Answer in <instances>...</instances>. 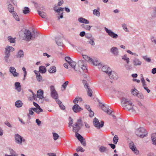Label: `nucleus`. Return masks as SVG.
<instances>
[{"label": "nucleus", "instance_id": "obj_1", "mask_svg": "<svg viewBox=\"0 0 156 156\" xmlns=\"http://www.w3.org/2000/svg\"><path fill=\"white\" fill-rule=\"evenodd\" d=\"M121 101L122 105L125 109L128 111L131 110L132 112H135V110L133 108V105L129 99L122 97L121 99Z\"/></svg>", "mask_w": 156, "mask_h": 156}, {"label": "nucleus", "instance_id": "obj_2", "mask_svg": "<svg viewBox=\"0 0 156 156\" xmlns=\"http://www.w3.org/2000/svg\"><path fill=\"white\" fill-rule=\"evenodd\" d=\"M5 56L4 57V59L5 62L9 63V59L10 56V52L14 50V48L12 46H7L5 48Z\"/></svg>", "mask_w": 156, "mask_h": 156}, {"label": "nucleus", "instance_id": "obj_3", "mask_svg": "<svg viewBox=\"0 0 156 156\" xmlns=\"http://www.w3.org/2000/svg\"><path fill=\"white\" fill-rule=\"evenodd\" d=\"M83 126V122L81 118L77 119V122L73 125V131L76 133L78 132Z\"/></svg>", "mask_w": 156, "mask_h": 156}, {"label": "nucleus", "instance_id": "obj_4", "mask_svg": "<svg viewBox=\"0 0 156 156\" xmlns=\"http://www.w3.org/2000/svg\"><path fill=\"white\" fill-rule=\"evenodd\" d=\"M135 133L137 136L141 138H143L146 136L147 134L145 129L143 127H140L137 129Z\"/></svg>", "mask_w": 156, "mask_h": 156}, {"label": "nucleus", "instance_id": "obj_5", "mask_svg": "<svg viewBox=\"0 0 156 156\" xmlns=\"http://www.w3.org/2000/svg\"><path fill=\"white\" fill-rule=\"evenodd\" d=\"M104 121H102L100 123L98 119L95 118L93 120V123L94 126L97 129H99L102 127L104 126Z\"/></svg>", "mask_w": 156, "mask_h": 156}, {"label": "nucleus", "instance_id": "obj_6", "mask_svg": "<svg viewBox=\"0 0 156 156\" xmlns=\"http://www.w3.org/2000/svg\"><path fill=\"white\" fill-rule=\"evenodd\" d=\"M16 143L21 145L23 142H25L26 140L18 134H16L14 135Z\"/></svg>", "mask_w": 156, "mask_h": 156}, {"label": "nucleus", "instance_id": "obj_7", "mask_svg": "<svg viewBox=\"0 0 156 156\" xmlns=\"http://www.w3.org/2000/svg\"><path fill=\"white\" fill-rule=\"evenodd\" d=\"M50 88L51 97L54 99H55L56 101L57 99H58V95L55 89L54 86L51 85V86Z\"/></svg>", "mask_w": 156, "mask_h": 156}, {"label": "nucleus", "instance_id": "obj_8", "mask_svg": "<svg viewBox=\"0 0 156 156\" xmlns=\"http://www.w3.org/2000/svg\"><path fill=\"white\" fill-rule=\"evenodd\" d=\"M105 30L106 32L108 34V35L112 38L116 39L119 36L118 35L113 32L111 30L108 29L106 27H105Z\"/></svg>", "mask_w": 156, "mask_h": 156}, {"label": "nucleus", "instance_id": "obj_9", "mask_svg": "<svg viewBox=\"0 0 156 156\" xmlns=\"http://www.w3.org/2000/svg\"><path fill=\"white\" fill-rule=\"evenodd\" d=\"M21 32H23L25 37V40L27 41H30L31 39V36L32 33L28 30H25L24 31H22Z\"/></svg>", "mask_w": 156, "mask_h": 156}, {"label": "nucleus", "instance_id": "obj_10", "mask_svg": "<svg viewBox=\"0 0 156 156\" xmlns=\"http://www.w3.org/2000/svg\"><path fill=\"white\" fill-rule=\"evenodd\" d=\"M129 146L132 151L136 154H138L139 151L137 150L136 147L134 145L133 142H132L129 144Z\"/></svg>", "mask_w": 156, "mask_h": 156}, {"label": "nucleus", "instance_id": "obj_11", "mask_svg": "<svg viewBox=\"0 0 156 156\" xmlns=\"http://www.w3.org/2000/svg\"><path fill=\"white\" fill-rule=\"evenodd\" d=\"M9 72L14 77H18L19 76V73L16 72V69L14 67H10L9 68Z\"/></svg>", "mask_w": 156, "mask_h": 156}, {"label": "nucleus", "instance_id": "obj_12", "mask_svg": "<svg viewBox=\"0 0 156 156\" xmlns=\"http://www.w3.org/2000/svg\"><path fill=\"white\" fill-rule=\"evenodd\" d=\"M111 52L114 55L118 56L119 54V51L117 48L115 47H112L110 49Z\"/></svg>", "mask_w": 156, "mask_h": 156}, {"label": "nucleus", "instance_id": "obj_13", "mask_svg": "<svg viewBox=\"0 0 156 156\" xmlns=\"http://www.w3.org/2000/svg\"><path fill=\"white\" fill-rule=\"evenodd\" d=\"M109 78L114 80H116L118 78V76L117 74L114 72H111L109 73L108 74Z\"/></svg>", "mask_w": 156, "mask_h": 156}, {"label": "nucleus", "instance_id": "obj_14", "mask_svg": "<svg viewBox=\"0 0 156 156\" xmlns=\"http://www.w3.org/2000/svg\"><path fill=\"white\" fill-rule=\"evenodd\" d=\"M63 9L64 8L60 7L59 9L55 10L56 12H58V15H60V16L58 17V20H59L60 18H62L63 17L62 11Z\"/></svg>", "mask_w": 156, "mask_h": 156}, {"label": "nucleus", "instance_id": "obj_15", "mask_svg": "<svg viewBox=\"0 0 156 156\" xmlns=\"http://www.w3.org/2000/svg\"><path fill=\"white\" fill-rule=\"evenodd\" d=\"M133 63L135 66H140L142 64V62L138 59L135 58L133 60Z\"/></svg>", "mask_w": 156, "mask_h": 156}, {"label": "nucleus", "instance_id": "obj_16", "mask_svg": "<svg viewBox=\"0 0 156 156\" xmlns=\"http://www.w3.org/2000/svg\"><path fill=\"white\" fill-rule=\"evenodd\" d=\"M72 109L75 112H78L83 110V109L80 108L77 104H75L73 107Z\"/></svg>", "mask_w": 156, "mask_h": 156}, {"label": "nucleus", "instance_id": "obj_17", "mask_svg": "<svg viewBox=\"0 0 156 156\" xmlns=\"http://www.w3.org/2000/svg\"><path fill=\"white\" fill-rule=\"evenodd\" d=\"M102 71L107 74L109 73L112 71L111 69L107 66H103L102 68Z\"/></svg>", "mask_w": 156, "mask_h": 156}, {"label": "nucleus", "instance_id": "obj_18", "mask_svg": "<svg viewBox=\"0 0 156 156\" xmlns=\"http://www.w3.org/2000/svg\"><path fill=\"white\" fill-rule=\"evenodd\" d=\"M55 42L57 44L58 46H62L63 44L62 42V40L61 38L59 37H57L55 38Z\"/></svg>", "mask_w": 156, "mask_h": 156}, {"label": "nucleus", "instance_id": "obj_19", "mask_svg": "<svg viewBox=\"0 0 156 156\" xmlns=\"http://www.w3.org/2000/svg\"><path fill=\"white\" fill-rule=\"evenodd\" d=\"M43 91L41 89L37 91V97L38 98L42 99L44 98Z\"/></svg>", "mask_w": 156, "mask_h": 156}, {"label": "nucleus", "instance_id": "obj_20", "mask_svg": "<svg viewBox=\"0 0 156 156\" xmlns=\"http://www.w3.org/2000/svg\"><path fill=\"white\" fill-rule=\"evenodd\" d=\"M24 54L23 51L22 50H19L17 53L16 57L17 58H23L24 57Z\"/></svg>", "mask_w": 156, "mask_h": 156}, {"label": "nucleus", "instance_id": "obj_21", "mask_svg": "<svg viewBox=\"0 0 156 156\" xmlns=\"http://www.w3.org/2000/svg\"><path fill=\"white\" fill-rule=\"evenodd\" d=\"M78 20L79 22L80 23L85 24H88L89 23V22L88 20L82 17L79 18L78 19Z\"/></svg>", "mask_w": 156, "mask_h": 156}, {"label": "nucleus", "instance_id": "obj_22", "mask_svg": "<svg viewBox=\"0 0 156 156\" xmlns=\"http://www.w3.org/2000/svg\"><path fill=\"white\" fill-rule=\"evenodd\" d=\"M15 89L18 92H20L21 89V87L20 83L19 82H16L15 83Z\"/></svg>", "mask_w": 156, "mask_h": 156}, {"label": "nucleus", "instance_id": "obj_23", "mask_svg": "<svg viewBox=\"0 0 156 156\" xmlns=\"http://www.w3.org/2000/svg\"><path fill=\"white\" fill-rule=\"evenodd\" d=\"M46 67L43 66H41L39 67V72L42 73H44L46 72Z\"/></svg>", "mask_w": 156, "mask_h": 156}, {"label": "nucleus", "instance_id": "obj_24", "mask_svg": "<svg viewBox=\"0 0 156 156\" xmlns=\"http://www.w3.org/2000/svg\"><path fill=\"white\" fill-rule=\"evenodd\" d=\"M83 58L91 64L93 62V59L86 55H83Z\"/></svg>", "mask_w": 156, "mask_h": 156}, {"label": "nucleus", "instance_id": "obj_25", "mask_svg": "<svg viewBox=\"0 0 156 156\" xmlns=\"http://www.w3.org/2000/svg\"><path fill=\"white\" fill-rule=\"evenodd\" d=\"M56 102L58 104L59 106L63 110L65 109V106L62 103V102L59 99H57Z\"/></svg>", "mask_w": 156, "mask_h": 156}, {"label": "nucleus", "instance_id": "obj_26", "mask_svg": "<svg viewBox=\"0 0 156 156\" xmlns=\"http://www.w3.org/2000/svg\"><path fill=\"white\" fill-rule=\"evenodd\" d=\"M48 71L50 73H55L56 71V68L55 66H51Z\"/></svg>", "mask_w": 156, "mask_h": 156}, {"label": "nucleus", "instance_id": "obj_27", "mask_svg": "<svg viewBox=\"0 0 156 156\" xmlns=\"http://www.w3.org/2000/svg\"><path fill=\"white\" fill-rule=\"evenodd\" d=\"M151 139L153 142V144L156 145V133L152 134L151 136Z\"/></svg>", "mask_w": 156, "mask_h": 156}, {"label": "nucleus", "instance_id": "obj_28", "mask_svg": "<svg viewBox=\"0 0 156 156\" xmlns=\"http://www.w3.org/2000/svg\"><path fill=\"white\" fill-rule=\"evenodd\" d=\"M16 106L18 108L21 107L23 105V103L20 100H18L15 103Z\"/></svg>", "mask_w": 156, "mask_h": 156}, {"label": "nucleus", "instance_id": "obj_29", "mask_svg": "<svg viewBox=\"0 0 156 156\" xmlns=\"http://www.w3.org/2000/svg\"><path fill=\"white\" fill-rule=\"evenodd\" d=\"M93 62H91V64H92L96 66H100V67H101L102 65L97 60H93Z\"/></svg>", "mask_w": 156, "mask_h": 156}, {"label": "nucleus", "instance_id": "obj_30", "mask_svg": "<svg viewBox=\"0 0 156 156\" xmlns=\"http://www.w3.org/2000/svg\"><path fill=\"white\" fill-rule=\"evenodd\" d=\"M99 150L100 152L102 153L108 151V149L106 147L101 146L99 148Z\"/></svg>", "mask_w": 156, "mask_h": 156}, {"label": "nucleus", "instance_id": "obj_31", "mask_svg": "<svg viewBox=\"0 0 156 156\" xmlns=\"http://www.w3.org/2000/svg\"><path fill=\"white\" fill-rule=\"evenodd\" d=\"M9 151L11 154L10 155L12 156H18V154L13 149L10 148L9 149Z\"/></svg>", "mask_w": 156, "mask_h": 156}, {"label": "nucleus", "instance_id": "obj_32", "mask_svg": "<svg viewBox=\"0 0 156 156\" xmlns=\"http://www.w3.org/2000/svg\"><path fill=\"white\" fill-rule=\"evenodd\" d=\"M38 33L37 32H33L32 33L31 35V39L30 40H33L35 37L38 36Z\"/></svg>", "mask_w": 156, "mask_h": 156}, {"label": "nucleus", "instance_id": "obj_33", "mask_svg": "<svg viewBox=\"0 0 156 156\" xmlns=\"http://www.w3.org/2000/svg\"><path fill=\"white\" fill-rule=\"evenodd\" d=\"M81 27L87 30H90L92 27V26H91L85 24L81 25Z\"/></svg>", "mask_w": 156, "mask_h": 156}, {"label": "nucleus", "instance_id": "obj_34", "mask_svg": "<svg viewBox=\"0 0 156 156\" xmlns=\"http://www.w3.org/2000/svg\"><path fill=\"white\" fill-rule=\"evenodd\" d=\"M14 8L12 5L11 4H9L8 6V10L9 12L11 13L14 12Z\"/></svg>", "mask_w": 156, "mask_h": 156}, {"label": "nucleus", "instance_id": "obj_35", "mask_svg": "<svg viewBox=\"0 0 156 156\" xmlns=\"http://www.w3.org/2000/svg\"><path fill=\"white\" fill-rule=\"evenodd\" d=\"M122 59L125 61L126 63H129V58L127 57L126 55H124L122 56Z\"/></svg>", "mask_w": 156, "mask_h": 156}, {"label": "nucleus", "instance_id": "obj_36", "mask_svg": "<svg viewBox=\"0 0 156 156\" xmlns=\"http://www.w3.org/2000/svg\"><path fill=\"white\" fill-rule=\"evenodd\" d=\"M38 14L42 18H45V17L47 16V15L46 13L43 12H41L40 11H38Z\"/></svg>", "mask_w": 156, "mask_h": 156}, {"label": "nucleus", "instance_id": "obj_37", "mask_svg": "<svg viewBox=\"0 0 156 156\" xmlns=\"http://www.w3.org/2000/svg\"><path fill=\"white\" fill-rule=\"evenodd\" d=\"M23 12L24 14H27L29 13L30 12V10L28 7H25L23 10Z\"/></svg>", "mask_w": 156, "mask_h": 156}, {"label": "nucleus", "instance_id": "obj_38", "mask_svg": "<svg viewBox=\"0 0 156 156\" xmlns=\"http://www.w3.org/2000/svg\"><path fill=\"white\" fill-rule=\"evenodd\" d=\"M87 93L88 96L90 97H91L92 96V90L89 88V87L87 88Z\"/></svg>", "mask_w": 156, "mask_h": 156}, {"label": "nucleus", "instance_id": "obj_39", "mask_svg": "<svg viewBox=\"0 0 156 156\" xmlns=\"http://www.w3.org/2000/svg\"><path fill=\"white\" fill-rule=\"evenodd\" d=\"M124 66L125 67L126 69L127 70H130L132 69V66L131 65H129V63L125 64H124Z\"/></svg>", "mask_w": 156, "mask_h": 156}, {"label": "nucleus", "instance_id": "obj_40", "mask_svg": "<svg viewBox=\"0 0 156 156\" xmlns=\"http://www.w3.org/2000/svg\"><path fill=\"white\" fill-rule=\"evenodd\" d=\"M8 39L11 43H15L16 41V38H13L11 36L8 37Z\"/></svg>", "mask_w": 156, "mask_h": 156}, {"label": "nucleus", "instance_id": "obj_41", "mask_svg": "<svg viewBox=\"0 0 156 156\" xmlns=\"http://www.w3.org/2000/svg\"><path fill=\"white\" fill-rule=\"evenodd\" d=\"M33 111L32 109V108H29V113L27 114V116L29 119L30 118V115H32L34 114Z\"/></svg>", "mask_w": 156, "mask_h": 156}, {"label": "nucleus", "instance_id": "obj_42", "mask_svg": "<svg viewBox=\"0 0 156 156\" xmlns=\"http://www.w3.org/2000/svg\"><path fill=\"white\" fill-rule=\"evenodd\" d=\"M93 14L97 16H100V13L99 10L97 9H94L93 10Z\"/></svg>", "mask_w": 156, "mask_h": 156}, {"label": "nucleus", "instance_id": "obj_43", "mask_svg": "<svg viewBox=\"0 0 156 156\" xmlns=\"http://www.w3.org/2000/svg\"><path fill=\"white\" fill-rule=\"evenodd\" d=\"M69 64L74 69H75V68L76 65V63L72 61L70 62L69 63Z\"/></svg>", "mask_w": 156, "mask_h": 156}, {"label": "nucleus", "instance_id": "obj_44", "mask_svg": "<svg viewBox=\"0 0 156 156\" xmlns=\"http://www.w3.org/2000/svg\"><path fill=\"white\" fill-rule=\"evenodd\" d=\"M75 133L76 137L79 140H83V137L79 133Z\"/></svg>", "mask_w": 156, "mask_h": 156}, {"label": "nucleus", "instance_id": "obj_45", "mask_svg": "<svg viewBox=\"0 0 156 156\" xmlns=\"http://www.w3.org/2000/svg\"><path fill=\"white\" fill-rule=\"evenodd\" d=\"M118 136L117 135H115L113 139V142L114 144H117V143L118 140Z\"/></svg>", "mask_w": 156, "mask_h": 156}, {"label": "nucleus", "instance_id": "obj_46", "mask_svg": "<svg viewBox=\"0 0 156 156\" xmlns=\"http://www.w3.org/2000/svg\"><path fill=\"white\" fill-rule=\"evenodd\" d=\"M100 105L101 107L103 110L105 112H107V111L108 110V108L105 107L104 106V105L103 104H102L101 103H100Z\"/></svg>", "mask_w": 156, "mask_h": 156}, {"label": "nucleus", "instance_id": "obj_47", "mask_svg": "<svg viewBox=\"0 0 156 156\" xmlns=\"http://www.w3.org/2000/svg\"><path fill=\"white\" fill-rule=\"evenodd\" d=\"M76 151L77 152L80 151L82 152H83L85 150L81 147H78L76 149Z\"/></svg>", "mask_w": 156, "mask_h": 156}, {"label": "nucleus", "instance_id": "obj_48", "mask_svg": "<svg viewBox=\"0 0 156 156\" xmlns=\"http://www.w3.org/2000/svg\"><path fill=\"white\" fill-rule=\"evenodd\" d=\"M137 91V90L135 88H134L132 90L131 93L133 95H136V96L137 94L138 93Z\"/></svg>", "mask_w": 156, "mask_h": 156}, {"label": "nucleus", "instance_id": "obj_49", "mask_svg": "<svg viewBox=\"0 0 156 156\" xmlns=\"http://www.w3.org/2000/svg\"><path fill=\"white\" fill-rule=\"evenodd\" d=\"M59 136L56 133H53V137L54 140H56L59 137Z\"/></svg>", "mask_w": 156, "mask_h": 156}, {"label": "nucleus", "instance_id": "obj_50", "mask_svg": "<svg viewBox=\"0 0 156 156\" xmlns=\"http://www.w3.org/2000/svg\"><path fill=\"white\" fill-rule=\"evenodd\" d=\"M33 104L37 108L39 109L41 112H43V109L40 108V106L38 104L35 102H34Z\"/></svg>", "mask_w": 156, "mask_h": 156}, {"label": "nucleus", "instance_id": "obj_51", "mask_svg": "<svg viewBox=\"0 0 156 156\" xmlns=\"http://www.w3.org/2000/svg\"><path fill=\"white\" fill-rule=\"evenodd\" d=\"M13 16L14 18L16 19V20L17 21H19L20 20V19L16 13H13Z\"/></svg>", "mask_w": 156, "mask_h": 156}, {"label": "nucleus", "instance_id": "obj_52", "mask_svg": "<svg viewBox=\"0 0 156 156\" xmlns=\"http://www.w3.org/2000/svg\"><path fill=\"white\" fill-rule=\"evenodd\" d=\"M82 83L83 84L85 88L87 89V88L89 87L88 84L87 83V82L86 80H83L82 81Z\"/></svg>", "mask_w": 156, "mask_h": 156}, {"label": "nucleus", "instance_id": "obj_53", "mask_svg": "<svg viewBox=\"0 0 156 156\" xmlns=\"http://www.w3.org/2000/svg\"><path fill=\"white\" fill-rule=\"evenodd\" d=\"M36 78L37 80L39 82H41L43 80L42 76H41L40 74L39 75H38V76H36Z\"/></svg>", "mask_w": 156, "mask_h": 156}, {"label": "nucleus", "instance_id": "obj_54", "mask_svg": "<svg viewBox=\"0 0 156 156\" xmlns=\"http://www.w3.org/2000/svg\"><path fill=\"white\" fill-rule=\"evenodd\" d=\"M69 126L71 127L72 124L73 123V121L71 117L70 116L69 117Z\"/></svg>", "mask_w": 156, "mask_h": 156}, {"label": "nucleus", "instance_id": "obj_55", "mask_svg": "<svg viewBox=\"0 0 156 156\" xmlns=\"http://www.w3.org/2000/svg\"><path fill=\"white\" fill-rule=\"evenodd\" d=\"M65 59V60L69 64L72 61L71 58L68 56L66 57Z\"/></svg>", "mask_w": 156, "mask_h": 156}, {"label": "nucleus", "instance_id": "obj_56", "mask_svg": "<svg viewBox=\"0 0 156 156\" xmlns=\"http://www.w3.org/2000/svg\"><path fill=\"white\" fill-rule=\"evenodd\" d=\"M69 83V81H66L62 85V86L64 89V90H65L66 87L67 86Z\"/></svg>", "mask_w": 156, "mask_h": 156}, {"label": "nucleus", "instance_id": "obj_57", "mask_svg": "<svg viewBox=\"0 0 156 156\" xmlns=\"http://www.w3.org/2000/svg\"><path fill=\"white\" fill-rule=\"evenodd\" d=\"M88 43L91 44V45H94L95 44V43L94 42V38H90V40L88 41Z\"/></svg>", "mask_w": 156, "mask_h": 156}, {"label": "nucleus", "instance_id": "obj_58", "mask_svg": "<svg viewBox=\"0 0 156 156\" xmlns=\"http://www.w3.org/2000/svg\"><path fill=\"white\" fill-rule=\"evenodd\" d=\"M137 97L138 98L141 99H143L144 98V96L142 93H138L137 94Z\"/></svg>", "mask_w": 156, "mask_h": 156}, {"label": "nucleus", "instance_id": "obj_59", "mask_svg": "<svg viewBox=\"0 0 156 156\" xmlns=\"http://www.w3.org/2000/svg\"><path fill=\"white\" fill-rule=\"evenodd\" d=\"M122 26L124 30L126 31V32H128L129 30L127 29V27H126V25L125 23H123L122 25Z\"/></svg>", "mask_w": 156, "mask_h": 156}, {"label": "nucleus", "instance_id": "obj_60", "mask_svg": "<svg viewBox=\"0 0 156 156\" xmlns=\"http://www.w3.org/2000/svg\"><path fill=\"white\" fill-rule=\"evenodd\" d=\"M156 15V7H154L153 8V12L151 16L153 17H155Z\"/></svg>", "mask_w": 156, "mask_h": 156}, {"label": "nucleus", "instance_id": "obj_61", "mask_svg": "<svg viewBox=\"0 0 156 156\" xmlns=\"http://www.w3.org/2000/svg\"><path fill=\"white\" fill-rule=\"evenodd\" d=\"M81 68L84 71H85V72H86L87 71V69L86 66L84 64L83 65H82V66L81 67Z\"/></svg>", "mask_w": 156, "mask_h": 156}, {"label": "nucleus", "instance_id": "obj_62", "mask_svg": "<svg viewBox=\"0 0 156 156\" xmlns=\"http://www.w3.org/2000/svg\"><path fill=\"white\" fill-rule=\"evenodd\" d=\"M32 109L33 111H34L35 112H36L37 114H39L41 112L39 110V109L36 108H32Z\"/></svg>", "mask_w": 156, "mask_h": 156}, {"label": "nucleus", "instance_id": "obj_63", "mask_svg": "<svg viewBox=\"0 0 156 156\" xmlns=\"http://www.w3.org/2000/svg\"><path fill=\"white\" fill-rule=\"evenodd\" d=\"M147 86V85L146 84H145V85H143V87L144 88V89L146 90H147V92L148 93H149L150 92V90H149L148 88L146 86Z\"/></svg>", "mask_w": 156, "mask_h": 156}, {"label": "nucleus", "instance_id": "obj_64", "mask_svg": "<svg viewBox=\"0 0 156 156\" xmlns=\"http://www.w3.org/2000/svg\"><path fill=\"white\" fill-rule=\"evenodd\" d=\"M143 58L148 62H150L151 61L150 58H147V56H144L143 57Z\"/></svg>", "mask_w": 156, "mask_h": 156}]
</instances>
